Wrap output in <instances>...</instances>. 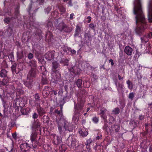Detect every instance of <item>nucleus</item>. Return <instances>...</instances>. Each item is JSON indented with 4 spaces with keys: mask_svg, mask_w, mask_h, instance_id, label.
<instances>
[{
    "mask_svg": "<svg viewBox=\"0 0 152 152\" xmlns=\"http://www.w3.org/2000/svg\"><path fill=\"white\" fill-rule=\"evenodd\" d=\"M133 11L134 14L136 15V23L137 26L136 31L137 34H140L148 26L142 12L140 0H135Z\"/></svg>",
    "mask_w": 152,
    "mask_h": 152,
    "instance_id": "obj_1",
    "label": "nucleus"
},
{
    "mask_svg": "<svg viewBox=\"0 0 152 152\" xmlns=\"http://www.w3.org/2000/svg\"><path fill=\"white\" fill-rule=\"evenodd\" d=\"M74 102V114L72 118V121L75 124L78 123L79 117L83 113L84 109L83 108L84 102L80 99L78 100L77 104Z\"/></svg>",
    "mask_w": 152,
    "mask_h": 152,
    "instance_id": "obj_2",
    "label": "nucleus"
},
{
    "mask_svg": "<svg viewBox=\"0 0 152 152\" xmlns=\"http://www.w3.org/2000/svg\"><path fill=\"white\" fill-rule=\"evenodd\" d=\"M71 123L65 120H60L58 123V130L61 135L67 132H71L72 128Z\"/></svg>",
    "mask_w": 152,
    "mask_h": 152,
    "instance_id": "obj_3",
    "label": "nucleus"
},
{
    "mask_svg": "<svg viewBox=\"0 0 152 152\" xmlns=\"http://www.w3.org/2000/svg\"><path fill=\"white\" fill-rule=\"evenodd\" d=\"M35 70L32 69L30 70L27 76V79L24 82V85L28 88H31L32 86L33 78L35 76Z\"/></svg>",
    "mask_w": 152,
    "mask_h": 152,
    "instance_id": "obj_4",
    "label": "nucleus"
},
{
    "mask_svg": "<svg viewBox=\"0 0 152 152\" xmlns=\"http://www.w3.org/2000/svg\"><path fill=\"white\" fill-rule=\"evenodd\" d=\"M53 67L52 70L53 72L52 74V76H54L55 75L54 77H52L55 80L57 81L58 79L61 77V75L59 73V72L56 69L59 67L58 64L56 62H53Z\"/></svg>",
    "mask_w": 152,
    "mask_h": 152,
    "instance_id": "obj_5",
    "label": "nucleus"
},
{
    "mask_svg": "<svg viewBox=\"0 0 152 152\" xmlns=\"http://www.w3.org/2000/svg\"><path fill=\"white\" fill-rule=\"evenodd\" d=\"M19 8L18 6L15 9L14 13V16L11 18L6 17L4 19V22L8 24L10 23L11 19L18 18L19 15Z\"/></svg>",
    "mask_w": 152,
    "mask_h": 152,
    "instance_id": "obj_6",
    "label": "nucleus"
},
{
    "mask_svg": "<svg viewBox=\"0 0 152 152\" xmlns=\"http://www.w3.org/2000/svg\"><path fill=\"white\" fill-rule=\"evenodd\" d=\"M38 134L36 132H33L31 135L30 136V139L31 140V142L33 143L34 142L35 145H32L31 146H29L33 148H35L38 145V143L36 140Z\"/></svg>",
    "mask_w": 152,
    "mask_h": 152,
    "instance_id": "obj_7",
    "label": "nucleus"
},
{
    "mask_svg": "<svg viewBox=\"0 0 152 152\" xmlns=\"http://www.w3.org/2000/svg\"><path fill=\"white\" fill-rule=\"evenodd\" d=\"M52 140L53 143L55 145L58 144L61 142L62 138L61 136H56L55 134H52L51 135Z\"/></svg>",
    "mask_w": 152,
    "mask_h": 152,
    "instance_id": "obj_8",
    "label": "nucleus"
},
{
    "mask_svg": "<svg viewBox=\"0 0 152 152\" xmlns=\"http://www.w3.org/2000/svg\"><path fill=\"white\" fill-rule=\"evenodd\" d=\"M108 112L107 110L105 108H102L100 110L99 114L100 115L101 117L103 119L106 120L107 118V114H108Z\"/></svg>",
    "mask_w": 152,
    "mask_h": 152,
    "instance_id": "obj_9",
    "label": "nucleus"
},
{
    "mask_svg": "<svg viewBox=\"0 0 152 152\" xmlns=\"http://www.w3.org/2000/svg\"><path fill=\"white\" fill-rule=\"evenodd\" d=\"M69 70L73 72L75 75H79L81 72L80 69L75 66L72 67L71 69H69Z\"/></svg>",
    "mask_w": 152,
    "mask_h": 152,
    "instance_id": "obj_10",
    "label": "nucleus"
},
{
    "mask_svg": "<svg viewBox=\"0 0 152 152\" xmlns=\"http://www.w3.org/2000/svg\"><path fill=\"white\" fill-rule=\"evenodd\" d=\"M54 54L55 51H54L48 52L45 54V56L48 60H51L54 58Z\"/></svg>",
    "mask_w": 152,
    "mask_h": 152,
    "instance_id": "obj_11",
    "label": "nucleus"
},
{
    "mask_svg": "<svg viewBox=\"0 0 152 152\" xmlns=\"http://www.w3.org/2000/svg\"><path fill=\"white\" fill-rule=\"evenodd\" d=\"M120 129V127L118 125H112L110 127V133L115 131L116 132H118Z\"/></svg>",
    "mask_w": 152,
    "mask_h": 152,
    "instance_id": "obj_12",
    "label": "nucleus"
},
{
    "mask_svg": "<svg viewBox=\"0 0 152 152\" xmlns=\"http://www.w3.org/2000/svg\"><path fill=\"white\" fill-rule=\"evenodd\" d=\"M124 52L127 55L130 56L132 55L133 51L132 48L129 46H126L125 47Z\"/></svg>",
    "mask_w": 152,
    "mask_h": 152,
    "instance_id": "obj_13",
    "label": "nucleus"
},
{
    "mask_svg": "<svg viewBox=\"0 0 152 152\" xmlns=\"http://www.w3.org/2000/svg\"><path fill=\"white\" fill-rule=\"evenodd\" d=\"M79 132L80 136L84 137L86 136L88 134L87 130L85 129H79Z\"/></svg>",
    "mask_w": 152,
    "mask_h": 152,
    "instance_id": "obj_14",
    "label": "nucleus"
},
{
    "mask_svg": "<svg viewBox=\"0 0 152 152\" xmlns=\"http://www.w3.org/2000/svg\"><path fill=\"white\" fill-rule=\"evenodd\" d=\"M46 39H47L49 42L52 40L53 38V35L52 34L50 31L47 32L46 35Z\"/></svg>",
    "mask_w": 152,
    "mask_h": 152,
    "instance_id": "obj_15",
    "label": "nucleus"
},
{
    "mask_svg": "<svg viewBox=\"0 0 152 152\" xmlns=\"http://www.w3.org/2000/svg\"><path fill=\"white\" fill-rule=\"evenodd\" d=\"M16 66L17 64L16 63H14L13 64H12L11 67V69L13 74H14L15 73L16 74H18L19 72L18 69V71H16Z\"/></svg>",
    "mask_w": 152,
    "mask_h": 152,
    "instance_id": "obj_16",
    "label": "nucleus"
},
{
    "mask_svg": "<svg viewBox=\"0 0 152 152\" xmlns=\"http://www.w3.org/2000/svg\"><path fill=\"white\" fill-rule=\"evenodd\" d=\"M37 110L40 116L42 115L45 113V110L41 107L37 108Z\"/></svg>",
    "mask_w": 152,
    "mask_h": 152,
    "instance_id": "obj_17",
    "label": "nucleus"
},
{
    "mask_svg": "<svg viewBox=\"0 0 152 152\" xmlns=\"http://www.w3.org/2000/svg\"><path fill=\"white\" fill-rule=\"evenodd\" d=\"M30 111V109L29 107H27L26 109H21V112L22 114L26 115L28 114Z\"/></svg>",
    "mask_w": 152,
    "mask_h": 152,
    "instance_id": "obj_18",
    "label": "nucleus"
},
{
    "mask_svg": "<svg viewBox=\"0 0 152 152\" xmlns=\"http://www.w3.org/2000/svg\"><path fill=\"white\" fill-rule=\"evenodd\" d=\"M7 72L5 69H2L0 72V76L2 77H5L7 76Z\"/></svg>",
    "mask_w": 152,
    "mask_h": 152,
    "instance_id": "obj_19",
    "label": "nucleus"
},
{
    "mask_svg": "<svg viewBox=\"0 0 152 152\" xmlns=\"http://www.w3.org/2000/svg\"><path fill=\"white\" fill-rule=\"evenodd\" d=\"M18 100V99L17 98L15 100H14V107L15 108V110H16L18 111H19V104L18 103H17Z\"/></svg>",
    "mask_w": 152,
    "mask_h": 152,
    "instance_id": "obj_20",
    "label": "nucleus"
},
{
    "mask_svg": "<svg viewBox=\"0 0 152 152\" xmlns=\"http://www.w3.org/2000/svg\"><path fill=\"white\" fill-rule=\"evenodd\" d=\"M29 145L26 143L21 144L20 147L22 151H25L26 150V148H28Z\"/></svg>",
    "mask_w": 152,
    "mask_h": 152,
    "instance_id": "obj_21",
    "label": "nucleus"
},
{
    "mask_svg": "<svg viewBox=\"0 0 152 152\" xmlns=\"http://www.w3.org/2000/svg\"><path fill=\"white\" fill-rule=\"evenodd\" d=\"M21 102L20 103V104H22V106H24L25 105L27 101L26 97V96L23 97L21 98Z\"/></svg>",
    "mask_w": 152,
    "mask_h": 152,
    "instance_id": "obj_22",
    "label": "nucleus"
},
{
    "mask_svg": "<svg viewBox=\"0 0 152 152\" xmlns=\"http://www.w3.org/2000/svg\"><path fill=\"white\" fill-rule=\"evenodd\" d=\"M31 69H34L35 70V75H36V61L34 60H32L31 62ZM31 69L30 70H31Z\"/></svg>",
    "mask_w": 152,
    "mask_h": 152,
    "instance_id": "obj_23",
    "label": "nucleus"
},
{
    "mask_svg": "<svg viewBox=\"0 0 152 152\" xmlns=\"http://www.w3.org/2000/svg\"><path fill=\"white\" fill-rule=\"evenodd\" d=\"M39 69L41 70L42 74L44 76L47 73L46 69L44 66H40Z\"/></svg>",
    "mask_w": 152,
    "mask_h": 152,
    "instance_id": "obj_24",
    "label": "nucleus"
},
{
    "mask_svg": "<svg viewBox=\"0 0 152 152\" xmlns=\"http://www.w3.org/2000/svg\"><path fill=\"white\" fill-rule=\"evenodd\" d=\"M71 139H72V140H70L72 145L73 146L75 145L76 140L74 138V136L72 135L70 136L69 137V139L70 140Z\"/></svg>",
    "mask_w": 152,
    "mask_h": 152,
    "instance_id": "obj_25",
    "label": "nucleus"
},
{
    "mask_svg": "<svg viewBox=\"0 0 152 152\" xmlns=\"http://www.w3.org/2000/svg\"><path fill=\"white\" fill-rule=\"evenodd\" d=\"M65 27V25L63 23H60L58 26L57 27V28L59 30L61 31Z\"/></svg>",
    "mask_w": 152,
    "mask_h": 152,
    "instance_id": "obj_26",
    "label": "nucleus"
},
{
    "mask_svg": "<svg viewBox=\"0 0 152 152\" xmlns=\"http://www.w3.org/2000/svg\"><path fill=\"white\" fill-rule=\"evenodd\" d=\"M40 123L38 121H37L34 124V126L35 127L37 128H39V131L41 132V130L40 128Z\"/></svg>",
    "mask_w": 152,
    "mask_h": 152,
    "instance_id": "obj_27",
    "label": "nucleus"
},
{
    "mask_svg": "<svg viewBox=\"0 0 152 152\" xmlns=\"http://www.w3.org/2000/svg\"><path fill=\"white\" fill-rule=\"evenodd\" d=\"M47 26L49 30L51 31L53 30V27L51 22H49L48 23Z\"/></svg>",
    "mask_w": 152,
    "mask_h": 152,
    "instance_id": "obj_28",
    "label": "nucleus"
},
{
    "mask_svg": "<svg viewBox=\"0 0 152 152\" xmlns=\"http://www.w3.org/2000/svg\"><path fill=\"white\" fill-rule=\"evenodd\" d=\"M83 85L85 88H88L90 86V83L89 82L85 81L83 82Z\"/></svg>",
    "mask_w": 152,
    "mask_h": 152,
    "instance_id": "obj_29",
    "label": "nucleus"
},
{
    "mask_svg": "<svg viewBox=\"0 0 152 152\" xmlns=\"http://www.w3.org/2000/svg\"><path fill=\"white\" fill-rule=\"evenodd\" d=\"M126 83L129 89H132L133 88V85L129 80H128Z\"/></svg>",
    "mask_w": 152,
    "mask_h": 152,
    "instance_id": "obj_30",
    "label": "nucleus"
},
{
    "mask_svg": "<svg viewBox=\"0 0 152 152\" xmlns=\"http://www.w3.org/2000/svg\"><path fill=\"white\" fill-rule=\"evenodd\" d=\"M13 31V29L11 27H9L7 29V32L8 35H11Z\"/></svg>",
    "mask_w": 152,
    "mask_h": 152,
    "instance_id": "obj_31",
    "label": "nucleus"
},
{
    "mask_svg": "<svg viewBox=\"0 0 152 152\" xmlns=\"http://www.w3.org/2000/svg\"><path fill=\"white\" fill-rule=\"evenodd\" d=\"M76 85L77 87H80L81 86L82 84V80L80 79H78L76 82Z\"/></svg>",
    "mask_w": 152,
    "mask_h": 152,
    "instance_id": "obj_32",
    "label": "nucleus"
},
{
    "mask_svg": "<svg viewBox=\"0 0 152 152\" xmlns=\"http://www.w3.org/2000/svg\"><path fill=\"white\" fill-rule=\"evenodd\" d=\"M92 120L93 121L94 123L96 124L98 123L99 121V118L95 116L92 118Z\"/></svg>",
    "mask_w": 152,
    "mask_h": 152,
    "instance_id": "obj_33",
    "label": "nucleus"
},
{
    "mask_svg": "<svg viewBox=\"0 0 152 152\" xmlns=\"http://www.w3.org/2000/svg\"><path fill=\"white\" fill-rule=\"evenodd\" d=\"M103 128L106 131L107 133L110 132V128L108 127L106 124H105L104 125Z\"/></svg>",
    "mask_w": 152,
    "mask_h": 152,
    "instance_id": "obj_34",
    "label": "nucleus"
},
{
    "mask_svg": "<svg viewBox=\"0 0 152 152\" xmlns=\"http://www.w3.org/2000/svg\"><path fill=\"white\" fill-rule=\"evenodd\" d=\"M120 112L119 109L118 108H116L114 109L113 111V113L115 114H117L119 113Z\"/></svg>",
    "mask_w": 152,
    "mask_h": 152,
    "instance_id": "obj_35",
    "label": "nucleus"
},
{
    "mask_svg": "<svg viewBox=\"0 0 152 152\" xmlns=\"http://www.w3.org/2000/svg\"><path fill=\"white\" fill-rule=\"evenodd\" d=\"M59 9L60 11L63 13H64L66 11L65 8L62 6H60L59 7Z\"/></svg>",
    "mask_w": 152,
    "mask_h": 152,
    "instance_id": "obj_36",
    "label": "nucleus"
},
{
    "mask_svg": "<svg viewBox=\"0 0 152 152\" xmlns=\"http://www.w3.org/2000/svg\"><path fill=\"white\" fill-rule=\"evenodd\" d=\"M148 14H151V17L149 18V20L150 21H152V1L151 7L149 10Z\"/></svg>",
    "mask_w": 152,
    "mask_h": 152,
    "instance_id": "obj_37",
    "label": "nucleus"
},
{
    "mask_svg": "<svg viewBox=\"0 0 152 152\" xmlns=\"http://www.w3.org/2000/svg\"><path fill=\"white\" fill-rule=\"evenodd\" d=\"M8 57L11 61H13L14 60V56L12 54H10L8 56Z\"/></svg>",
    "mask_w": 152,
    "mask_h": 152,
    "instance_id": "obj_38",
    "label": "nucleus"
},
{
    "mask_svg": "<svg viewBox=\"0 0 152 152\" xmlns=\"http://www.w3.org/2000/svg\"><path fill=\"white\" fill-rule=\"evenodd\" d=\"M43 91H48L49 92H50L51 91V88L48 86H45Z\"/></svg>",
    "mask_w": 152,
    "mask_h": 152,
    "instance_id": "obj_39",
    "label": "nucleus"
},
{
    "mask_svg": "<svg viewBox=\"0 0 152 152\" xmlns=\"http://www.w3.org/2000/svg\"><path fill=\"white\" fill-rule=\"evenodd\" d=\"M9 82L8 80L7 79H4L2 81V84L4 85H5Z\"/></svg>",
    "mask_w": 152,
    "mask_h": 152,
    "instance_id": "obj_40",
    "label": "nucleus"
},
{
    "mask_svg": "<svg viewBox=\"0 0 152 152\" xmlns=\"http://www.w3.org/2000/svg\"><path fill=\"white\" fill-rule=\"evenodd\" d=\"M42 94L44 95L47 96L50 94V92H49L48 91H43L42 92Z\"/></svg>",
    "mask_w": 152,
    "mask_h": 152,
    "instance_id": "obj_41",
    "label": "nucleus"
},
{
    "mask_svg": "<svg viewBox=\"0 0 152 152\" xmlns=\"http://www.w3.org/2000/svg\"><path fill=\"white\" fill-rule=\"evenodd\" d=\"M44 77H42L43 78L42 79V83L43 84H46L47 83V80L46 79V78H44Z\"/></svg>",
    "mask_w": 152,
    "mask_h": 152,
    "instance_id": "obj_42",
    "label": "nucleus"
},
{
    "mask_svg": "<svg viewBox=\"0 0 152 152\" xmlns=\"http://www.w3.org/2000/svg\"><path fill=\"white\" fill-rule=\"evenodd\" d=\"M134 97V94L133 93H130L129 95V98L131 99H132Z\"/></svg>",
    "mask_w": 152,
    "mask_h": 152,
    "instance_id": "obj_43",
    "label": "nucleus"
},
{
    "mask_svg": "<svg viewBox=\"0 0 152 152\" xmlns=\"http://www.w3.org/2000/svg\"><path fill=\"white\" fill-rule=\"evenodd\" d=\"M33 55L32 53H30L28 54V58L29 59H31L33 58Z\"/></svg>",
    "mask_w": 152,
    "mask_h": 152,
    "instance_id": "obj_44",
    "label": "nucleus"
},
{
    "mask_svg": "<svg viewBox=\"0 0 152 152\" xmlns=\"http://www.w3.org/2000/svg\"><path fill=\"white\" fill-rule=\"evenodd\" d=\"M38 117L37 114L36 113H34L33 115V118L34 119L37 118Z\"/></svg>",
    "mask_w": 152,
    "mask_h": 152,
    "instance_id": "obj_45",
    "label": "nucleus"
},
{
    "mask_svg": "<svg viewBox=\"0 0 152 152\" xmlns=\"http://www.w3.org/2000/svg\"><path fill=\"white\" fill-rule=\"evenodd\" d=\"M50 10V7H48L47 9L45 10V12L46 13L48 14Z\"/></svg>",
    "mask_w": 152,
    "mask_h": 152,
    "instance_id": "obj_46",
    "label": "nucleus"
},
{
    "mask_svg": "<svg viewBox=\"0 0 152 152\" xmlns=\"http://www.w3.org/2000/svg\"><path fill=\"white\" fill-rule=\"evenodd\" d=\"M16 136L17 134L15 132L12 134V136L15 139H16Z\"/></svg>",
    "mask_w": 152,
    "mask_h": 152,
    "instance_id": "obj_47",
    "label": "nucleus"
},
{
    "mask_svg": "<svg viewBox=\"0 0 152 152\" xmlns=\"http://www.w3.org/2000/svg\"><path fill=\"white\" fill-rule=\"evenodd\" d=\"M89 26L90 28H91L92 29H94V26L93 24L92 23L90 24Z\"/></svg>",
    "mask_w": 152,
    "mask_h": 152,
    "instance_id": "obj_48",
    "label": "nucleus"
},
{
    "mask_svg": "<svg viewBox=\"0 0 152 152\" xmlns=\"http://www.w3.org/2000/svg\"><path fill=\"white\" fill-rule=\"evenodd\" d=\"M74 15L73 13H72L70 15V19L72 20L73 19Z\"/></svg>",
    "mask_w": 152,
    "mask_h": 152,
    "instance_id": "obj_49",
    "label": "nucleus"
},
{
    "mask_svg": "<svg viewBox=\"0 0 152 152\" xmlns=\"http://www.w3.org/2000/svg\"><path fill=\"white\" fill-rule=\"evenodd\" d=\"M76 31H80V28L79 26H77L76 27Z\"/></svg>",
    "mask_w": 152,
    "mask_h": 152,
    "instance_id": "obj_50",
    "label": "nucleus"
},
{
    "mask_svg": "<svg viewBox=\"0 0 152 152\" xmlns=\"http://www.w3.org/2000/svg\"><path fill=\"white\" fill-rule=\"evenodd\" d=\"M91 17L90 16H88L87 18V19H88V20L87 21L88 23H89L91 21Z\"/></svg>",
    "mask_w": 152,
    "mask_h": 152,
    "instance_id": "obj_51",
    "label": "nucleus"
},
{
    "mask_svg": "<svg viewBox=\"0 0 152 152\" xmlns=\"http://www.w3.org/2000/svg\"><path fill=\"white\" fill-rule=\"evenodd\" d=\"M35 97L36 99H39V96L37 94H35Z\"/></svg>",
    "mask_w": 152,
    "mask_h": 152,
    "instance_id": "obj_52",
    "label": "nucleus"
},
{
    "mask_svg": "<svg viewBox=\"0 0 152 152\" xmlns=\"http://www.w3.org/2000/svg\"><path fill=\"white\" fill-rule=\"evenodd\" d=\"M111 63V64L112 66H113L114 65L113 61L112 59H110L109 61Z\"/></svg>",
    "mask_w": 152,
    "mask_h": 152,
    "instance_id": "obj_53",
    "label": "nucleus"
},
{
    "mask_svg": "<svg viewBox=\"0 0 152 152\" xmlns=\"http://www.w3.org/2000/svg\"><path fill=\"white\" fill-rule=\"evenodd\" d=\"M71 52L72 54H75L76 53V51L74 50H71Z\"/></svg>",
    "mask_w": 152,
    "mask_h": 152,
    "instance_id": "obj_54",
    "label": "nucleus"
},
{
    "mask_svg": "<svg viewBox=\"0 0 152 152\" xmlns=\"http://www.w3.org/2000/svg\"><path fill=\"white\" fill-rule=\"evenodd\" d=\"M102 137V135H100L99 136H97L96 137V139L97 140L100 139H101Z\"/></svg>",
    "mask_w": 152,
    "mask_h": 152,
    "instance_id": "obj_55",
    "label": "nucleus"
},
{
    "mask_svg": "<svg viewBox=\"0 0 152 152\" xmlns=\"http://www.w3.org/2000/svg\"><path fill=\"white\" fill-rule=\"evenodd\" d=\"M64 61H65V63L64 64V65H68V60L67 59H64Z\"/></svg>",
    "mask_w": 152,
    "mask_h": 152,
    "instance_id": "obj_56",
    "label": "nucleus"
},
{
    "mask_svg": "<svg viewBox=\"0 0 152 152\" xmlns=\"http://www.w3.org/2000/svg\"><path fill=\"white\" fill-rule=\"evenodd\" d=\"M86 93V92L85 90H82L81 93L82 94H84Z\"/></svg>",
    "mask_w": 152,
    "mask_h": 152,
    "instance_id": "obj_57",
    "label": "nucleus"
},
{
    "mask_svg": "<svg viewBox=\"0 0 152 152\" xmlns=\"http://www.w3.org/2000/svg\"><path fill=\"white\" fill-rule=\"evenodd\" d=\"M118 77L119 80H122L124 78L123 77H121L120 75H118Z\"/></svg>",
    "mask_w": 152,
    "mask_h": 152,
    "instance_id": "obj_58",
    "label": "nucleus"
},
{
    "mask_svg": "<svg viewBox=\"0 0 152 152\" xmlns=\"http://www.w3.org/2000/svg\"><path fill=\"white\" fill-rule=\"evenodd\" d=\"M23 93H24L23 91L22 90V89H21V90L20 89V94H23Z\"/></svg>",
    "mask_w": 152,
    "mask_h": 152,
    "instance_id": "obj_59",
    "label": "nucleus"
},
{
    "mask_svg": "<svg viewBox=\"0 0 152 152\" xmlns=\"http://www.w3.org/2000/svg\"><path fill=\"white\" fill-rule=\"evenodd\" d=\"M148 37H152V32H151L149 33L148 35Z\"/></svg>",
    "mask_w": 152,
    "mask_h": 152,
    "instance_id": "obj_60",
    "label": "nucleus"
},
{
    "mask_svg": "<svg viewBox=\"0 0 152 152\" xmlns=\"http://www.w3.org/2000/svg\"><path fill=\"white\" fill-rule=\"evenodd\" d=\"M44 0H39V2L41 4L43 3L44 2Z\"/></svg>",
    "mask_w": 152,
    "mask_h": 152,
    "instance_id": "obj_61",
    "label": "nucleus"
},
{
    "mask_svg": "<svg viewBox=\"0 0 152 152\" xmlns=\"http://www.w3.org/2000/svg\"><path fill=\"white\" fill-rule=\"evenodd\" d=\"M148 15H149V17H148V20H149V21L150 22H152V21H150L149 20V18L150 17L151 15V14H148Z\"/></svg>",
    "mask_w": 152,
    "mask_h": 152,
    "instance_id": "obj_62",
    "label": "nucleus"
},
{
    "mask_svg": "<svg viewBox=\"0 0 152 152\" xmlns=\"http://www.w3.org/2000/svg\"><path fill=\"white\" fill-rule=\"evenodd\" d=\"M68 4H69V5L70 6H72V2H71V1H69V2Z\"/></svg>",
    "mask_w": 152,
    "mask_h": 152,
    "instance_id": "obj_63",
    "label": "nucleus"
},
{
    "mask_svg": "<svg viewBox=\"0 0 152 152\" xmlns=\"http://www.w3.org/2000/svg\"><path fill=\"white\" fill-rule=\"evenodd\" d=\"M56 112L58 114H59L60 113V112L59 111L56 110Z\"/></svg>",
    "mask_w": 152,
    "mask_h": 152,
    "instance_id": "obj_64",
    "label": "nucleus"
}]
</instances>
